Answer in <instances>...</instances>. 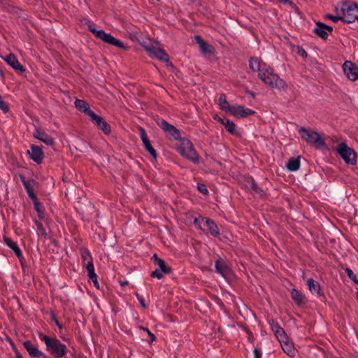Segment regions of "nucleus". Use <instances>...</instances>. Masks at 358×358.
<instances>
[{
    "mask_svg": "<svg viewBox=\"0 0 358 358\" xmlns=\"http://www.w3.org/2000/svg\"><path fill=\"white\" fill-rule=\"evenodd\" d=\"M138 130L139 135L145 149L150 154V155L154 159H156L157 156V152L151 145V143L147 136V133L145 129H143V127H140Z\"/></svg>",
    "mask_w": 358,
    "mask_h": 358,
    "instance_id": "obj_14",
    "label": "nucleus"
},
{
    "mask_svg": "<svg viewBox=\"0 0 358 358\" xmlns=\"http://www.w3.org/2000/svg\"><path fill=\"white\" fill-rule=\"evenodd\" d=\"M13 349L15 350V353H16V358H23V356L22 355V354L15 348H13Z\"/></svg>",
    "mask_w": 358,
    "mask_h": 358,
    "instance_id": "obj_52",
    "label": "nucleus"
},
{
    "mask_svg": "<svg viewBox=\"0 0 358 358\" xmlns=\"http://www.w3.org/2000/svg\"><path fill=\"white\" fill-rule=\"evenodd\" d=\"M253 358H262V352L259 349L255 348L253 349Z\"/></svg>",
    "mask_w": 358,
    "mask_h": 358,
    "instance_id": "obj_48",
    "label": "nucleus"
},
{
    "mask_svg": "<svg viewBox=\"0 0 358 358\" xmlns=\"http://www.w3.org/2000/svg\"><path fill=\"white\" fill-rule=\"evenodd\" d=\"M90 117V120L103 131L106 135H109L111 133V127L110 124L100 115L96 113H87Z\"/></svg>",
    "mask_w": 358,
    "mask_h": 358,
    "instance_id": "obj_9",
    "label": "nucleus"
},
{
    "mask_svg": "<svg viewBox=\"0 0 358 358\" xmlns=\"http://www.w3.org/2000/svg\"><path fill=\"white\" fill-rule=\"evenodd\" d=\"M214 119L220 122L227 130V131L231 134H236V124L230 121L229 119L226 117H221L218 115V114H215L214 116Z\"/></svg>",
    "mask_w": 358,
    "mask_h": 358,
    "instance_id": "obj_26",
    "label": "nucleus"
},
{
    "mask_svg": "<svg viewBox=\"0 0 358 358\" xmlns=\"http://www.w3.org/2000/svg\"><path fill=\"white\" fill-rule=\"evenodd\" d=\"M325 18L332 20L334 22H337L338 21H342L341 15H333L332 14H327L325 15Z\"/></svg>",
    "mask_w": 358,
    "mask_h": 358,
    "instance_id": "obj_42",
    "label": "nucleus"
},
{
    "mask_svg": "<svg viewBox=\"0 0 358 358\" xmlns=\"http://www.w3.org/2000/svg\"><path fill=\"white\" fill-rule=\"evenodd\" d=\"M135 295H136L138 302L140 303L141 306H142V308L145 309L148 307V306L145 303V301L143 296L138 292H136L135 294Z\"/></svg>",
    "mask_w": 358,
    "mask_h": 358,
    "instance_id": "obj_40",
    "label": "nucleus"
},
{
    "mask_svg": "<svg viewBox=\"0 0 358 358\" xmlns=\"http://www.w3.org/2000/svg\"><path fill=\"white\" fill-rule=\"evenodd\" d=\"M271 330L278 339L280 342L285 341V340H287V336L285 331V330L280 326V324L275 322L272 321L270 323Z\"/></svg>",
    "mask_w": 358,
    "mask_h": 358,
    "instance_id": "obj_23",
    "label": "nucleus"
},
{
    "mask_svg": "<svg viewBox=\"0 0 358 358\" xmlns=\"http://www.w3.org/2000/svg\"><path fill=\"white\" fill-rule=\"evenodd\" d=\"M250 187L251 189L255 192L256 193L259 194L260 196H264V191L258 186V185L256 183V182L255 181V180L253 178H251L250 179Z\"/></svg>",
    "mask_w": 358,
    "mask_h": 358,
    "instance_id": "obj_35",
    "label": "nucleus"
},
{
    "mask_svg": "<svg viewBox=\"0 0 358 358\" xmlns=\"http://www.w3.org/2000/svg\"><path fill=\"white\" fill-rule=\"evenodd\" d=\"M20 179L22 181L30 199L37 197L34 192V186L36 184V181L34 179L27 180L24 175H20Z\"/></svg>",
    "mask_w": 358,
    "mask_h": 358,
    "instance_id": "obj_17",
    "label": "nucleus"
},
{
    "mask_svg": "<svg viewBox=\"0 0 358 358\" xmlns=\"http://www.w3.org/2000/svg\"><path fill=\"white\" fill-rule=\"evenodd\" d=\"M38 338L45 344L46 350L55 358H61L64 357L67 352V347L56 336L50 337L49 336L38 334Z\"/></svg>",
    "mask_w": 358,
    "mask_h": 358,
    "instance_id": "obj_2",
    "label": "nucleus"
},
{
    "mask_svg": "<svg viewBox=\"0 0 358 358\" xmlns=\"http://www.w3.org/2000/svg\"><path fill=\"white\" fill-rule=\"evenodd\" d=\"M250 94L252 95V96H255V93L254 92H251Z\"/></svg>",
    "mask_w": 358,
    "mask_h": 358,
    "instance_id": "obj_56",
    "label": "nucleus"
},
{
    "mask_svg": "<svg viewBox=\"0 0 358 358\" xmlns=\"http://www.w3.org/2000/svg\"><path fill=\"white\" fill-rule=\"evenodd\" d=\"M316 27L314 28L313 32L318 37L323 40H327L329 37V34L327 32L324 27V22H316Z\"/></svg>",
    "mask_w": 358,
    "mask_h": 358,
    "instance_id": "obj_28",
    "label": "nucleus"
},
{
    "mask_svg": "<svg viewBox=\"0 0 358 358\" xmlns=\"http://www.w3.org/2000/svg\"><path fill=\"white\" fill-rule=\"evenodd\" d=\"M149 358H152V357H149Z\"/></svg>",
    "mask_w": 358,
    "mask_h": 358,
    "instance_id": "obj_58",
    "label": "nucleus"
},
{
    "mask_svg": "<svg viewBox=\"0 0 358 358\" xmlns=\"http://www.w3.org/2000/svg\"><path fill=\"white\" fill-rule=\"evenodd\" d=\"M50 317H51V320L52 322H55V324H56V326L59 329H63V325L62 324L59 323V322L57 320V317H56V315L53 313V312H51L50 313Z\"/></svg>",
    "mask_w": 358,
    "mask_h": 358,
    "instance_id": "obj_43",
    "label": "nucleus"
},
{
    "mask_svg": "<svg viewBox=\"0 0 358 358\" xmlns=\"http://www.w3.org/2000/svg\"><path fill=\"white\" fill-rule=\"evenodd\" d=\"M3 243L15 253L20 262L24 260L22 252L15 241L6 236H3Z\"/></svg>",
    "mask_w": 358,
    "mask_h": 358,
    "instance_id": "obj_16",
    "label": "nucleus"
},
{
    "mask_svg": "<svg viewBox=\"0 0 358 358\" xmlns=\"http://www.w3.org/2000/svg\"><path fill=\"white\" fill-rule=\"evenodd\" d=\"M201 221L203 222V225L207 227L206 233H209L215 237L220 235V233L219 228L213 220L208 217H202Z\"/></svg>",
    "mask_w": 358,
    "mask_h": 358,
    "instance_id": "obj_21",
    "label": "nucleus"
},
{
    "mask_svg": "<svg viewBox=\"0 0 358 358\" xmlns=\"http://www.w3.org/2000/svg\"><path fill=\"white\" fill-rule=\"evenodd\" d=\"M300 159L301 157L299 156L296 158H289L285 165L287 169L291 172L296 171L299 170L301 165Z\"/></svg>",
    "mask_w": 358,
    "mask_h": 358,
    "instance_id": "obj_30",
    "label": "nucleus"
},
{
    "mask_svg": "<svg viewBox=\"0 0 358 358\" xmlns=\"http://www.w3.org/2000/svg\"><path fill=\"white\" fill-rule=\"evenodd\" d=\"M298 132L301 138L309 144L315 145L318 148H322L325 145L324 139L317 131L308 130L305 127H300L298 129Z\"/></svg>",
    "mask_w": 358,
    "mask_h": 358,
    "instance_id": "obj_6",
    "label": "nucleus"
},
{
    "mask_svg": "<svg viewBox=\"0 0 358 358\" xmlns=\"http://www.w3.org/2000/svg\"><path fill=\"white\" fill-rule=\"evenodd\" d=\"M23 346L29 352V355L32 357L36 358H46V355L41 350L35 347L30 341H25L23 343Z\"/></svg>",
    "mask_w": 358,
    "mask_h": 358,
    "instance_id": "obj_20",
    "label": "nucleus"
},
{
    "mask_svg": "<svg viewBox=\"0 0 358 358\" xmlns=\"http://www.w3.org/2000/svg\"><path fill=\"white\" fill-rule=\"evenodd\" d=\"M297 54L304 59L308 57L306 51L301 46H297Z\"/></svg>",
    "mask_w": 358,
    "mask_h": 358,
    "instance_id": "obj_46",
    "label": "nucleus"
},
{
    "mask_svg": "<svg viewBox=\"0 0 358 358\" xmlns=\"http://www.w3.org/2000/svg\"><path fill=\"white\" fill-rule=\"evenodd\" d=\"M307 285L308 289L313 295H316L319 297L324 296V293L321 289L320 283L313 278H308L307 280Z\"/></svg>",
    "mask_w": 358,
    "mask_h": 358,
    "instance_id": "obj_25",
    "label": "nucleus"
},
{
    "mask_svg": "<svg viewBox=\"0 0 358 358\" xmlns=\"http://www.w3.org/2000/svg\"><path fill=\"white\" fill-rule=\"evenodd\" d=\"M249 68L252 71L257 72L258 78L271 88L284 89L287 87L285 81L274 73L273 69L259 57H251Z\"/></svg>",
    "mask_w": 358,
    "mask_h": 358,
    "instance_id": "obj_1",
    "label": "nucleus"
},
{
    "mask_svg": "<svg viewBox=\"0 0 358 358\" xmlns=\"http://www.w3.org/2000/svg\"><path fill=\"white\" fill-rule=\"evenodd\" d=\"M178 153L194 164L200 163V157L189 139H182L176 148Z\"/></svg>",
    "mask_w": 358,
    "mask_h": 358,
    "instance_id": "obj_4",
    "label": "nucleus"
},
{
    "mask_svg": "<svg viewBox=\"0 0 358 358\" xmlns=\"http://www.w3.org/2000/svg\"><path fill=\"white\" fill-rule=\"evenodd\" d=\"M197 189L202 194H203L204 195H208L209 194V191L207 188V187L206 186V185L203 184V183H198L197 184Z\"/></svg>",
    "mask_w": 358,
    "mask_h": 358,
    "instance_id": "obj_39",
    "label": "nucleus"
},
{
    "mask_svg": "<svg viewBox=\"0 0 358 358\" xmlns=\"http://www.w3.org/2000/svg\"><path fill=\"white\" fill-rule=\"evenodd\" d=\"M191 1H192V2H194V0H191Z\"/></svg>",
    "mask_w": 358,
    "mask_h": 358,
    "instance_id": "obj_57",
    "label": "nucleus"
},
{
    "mask_svg": "<svg viewBox=\"0 0 358 358\" xmlns=\"http://www.w3.org/2000/svg\"><path fill=\"white\" fill-rule=\"evenodd\" d=\"M87 273H88L89 278L93 282L94 285L96 288L99 289V282H98V280H97V275L96 274L95 271L93 270V271H89V272H87Z\"/></svg>",
    "mask_w": 358,
    "mask_h": 358,
    "instance_id": "obj_37",
    "label": "nucleus"
},
{
    "mask_svg": "<svg viewBox=\"0 0 358 358\" xmlns=\"http://www.w3.org/2000/svg\"><path fill=\"white\" fill-rule=\"evenodd\" d=\"M34 203V210L36 211L38 217L41 220L45 219V212L43 203L39 201L38 197L31 199Z\"/></svg>",
    "mask_w": 358,
    "mask_h": 358,
    "instance_id": "obj_29",
    "label": "nucleus"
},
{
    "mask_svg": "<svg viewBox=\"0 0 358 358\" xmlns=\"http://www.w3.org/2000/svg\"><path fill=\"white\" fill-rule=\"evenodd\" d=\"M127 284H128V282H127V281H126V282H121V283H120V285H121L122 286H124V285H127Z\"/></svg>",
    "mask_w": 358,
    "mask_h": 358,
    "instance_id": "obj_55",
    "label": "nucleus"
},
{
    "mask_svg": "<svg viewBox=\"0 0 358 358\" xmlns=\"http://www.w3.org/2000/svg\"><path fill=\"white\" fill-rule=\"evenodd\" d=\"M280 3L284 4V5H289L294 8L296 11L299 10V8L296 6L295 3H294L292 1L289 0H278Z\"/></svg>",
    "mask_w": 358,
    "mask_h": 358,
    "instance_id": "obj_44",
    "label": "nucleus"
},
{
    "mask_svg": "<svg viewBox=\"0 0 358 358\" xmlns=\"http://www.w3.org/2000/svg\"><path fill=\"white\" fill-rule=\"evenodd\" d=\"M159 125L171 139L178 140L180 138V131L173 125L170 124L165 120L161 121Z\"/></svg>",
    "mask_w": 358,
    "mask_h": 358,
    "instance_id": "obj_12",
    "label": "nucleus"
},
{
    "mask_svg": "<svg viewBox=\"0 0 358 358\" xmlns=\"http://www.w3.org/2000/svg\"><path fill=\"white\" fill-rule=\"evenodd\" d=\"M234 115H236V117H241V118H245L246 117H248V115L250 114V113H233Z\"/></svg>",
    "mask_w": 358,
    "mask_h": 358,
    "instance_id": "obj_50",
    "label": "nucleus"
},
{
    "mask_svg": "<svg viewBox=\"0 0 358 358\" xmlns=\"http://www.w3.org/2000/svg\"><path fill=\"white\" fill-rule=\"evenodd\" d=\"M87 29L96 38L102 40L106 43L117 47L124 50H128L130 48L121 41L115 38L110 33H106L103 29H96L94 24L92 22L87 24Z\"/></svg>",
    "mask_w": 358,
    "mask_h": 358,
    "instance_id": "obj_3",
    "label": "nucleus"
},
{
    "mask_svg": "<svg viewBox=\"0 0 358 358\" xmlns=\"http://www.w3.org/2000/svg\"><path fill=\"white\" fill-rule=\"evenodd\" d=\"M202 217H201V216H199V217H195L193 222L199 229L204 231V229L202 228V225H203V222L201 221Z\"/></svg>",
    "mask_w": 358,
    "mask_h": 358,
    "instance_id": "obj_47",
    "label": "nucleus"
},
{
    "mask_svg": "<svg viewBox=\"0 0 358 358\" xmlns=\"http://www.w3.org/2000/svg\"><path fill=\"white\" fill-rule=\"evenodd\" d=\"M33 136L48 145H53L55 144L54 138L39 128L34 129Z\"/></svg>",
    "mask_w": 358,
    "mask_h": 358,
    "instance_id": "obj_19",
    "label": "nucleus"
},
{
    "mask_svg": "<svg viewBox=\"0 0 358 358\" xmlns=\"http://www.w3.org/2000/svg\"><path fill=\"white\" fill-rule=\"evenodd\" d=\"M218 102L220 108L225 112H255L253 110L245 108L241 106L230 105L224 94L220 95Z\"/></svg>",
    "mask_w": 358,
    "mask_h": 358,
    "instance_id": "obj_8",
    "label": "nucleus"
},
{
    "mask_svg": "<svg viewBox=\"0 0 358 358\" xmlns=\"http://www.w3.org/2000/svg\"><path fill=\"white\" fill-rule=\"evenodd\" d=\"M152 258L158 266L157 268L161 271L164 272L165 274H169L172 272L171 267L169 266L164 259L159 258L156 254L153 255Z\"/></svg>",
    "mask_w": 358,
    "mask_h": 358,
    "instance_id": "obj_27",
    "label": "nucleus"
},
{
    "mask_svg": "<svg viewBox=\"0 0 358 358\" xmlns=\"http://www.w3.org/2000/svg\"><path fill=\"white\" fill-rule=\"evenodd\" d=\"M195 41L196 43L199 44V49L202 53L213 54L214 52V48L205 41L201 36L196 35Z\"/></svg>",
    "mask_w": 358,
    "mask_h": 358,
    "instance_id": "obj_24",
    "label": "nucleus"
},
{
    "mask_svg": "<svg viewBox=\"0 0 358 358\" xmlns=\"http://www.w3.org/2000/svg\"><path fill=\"white\" fill-rule=\"evenodd\" d=\"M31 150L28 151L30 158L37 163L41 164L43 159L44 154L41 148L37 145H31Z\"/></svg>",
    "mask_w": 358,
    "mask_h": 358,
    "instance_id": "obj_22",
    "label": "nucleus"
},
{
    "mask_svg": "<svg viewBox=\"0 0 358 358\" xmlns=\"http://www.w3.org/2000/svg\"><path fill=\"white\" fill-rule=\"evenodd\" d=\"M342 22L345 24L358 22V4L353 1H345L341 8Z\"/></svg>",
    "mask_w": 358,
    "mask_h": 358,
    "instance_id": "obj_5",
    "label": "nucleus"
},
{
    "mask_svg": "<svg viewBox=\"0 0 358 358\" xmlns=\"http://www.w3.org/2000/svg\"><path fill=\"white\" fill-rule=\"evenodd\" d=\"M164 274L165 273L157 268L155 270L151 272L150 276L157 279H162L164 277Z\"/></svg>",
    "mask_w": 358,
    "mask_h": 358,
    "instance_id": "obj_38",
    "label": "nucleus"
},
{
    "mask_svg": "<svg viewBox=\"0 0 358 358\" xmlns=\"http://www.w3.org/2000/svg\"><path fill=\"white\" fill-rule=\"evenodd\" d=\"M33 221L36 227V233L38 236H42L45 239H47L48 238V234L46 231V229L43 227L42 224V220H37V219H33Z\"/></svg>",
    "mask_w": 358,
    "mask_h": 358,
    "instance_id": "obj_31",
    "label": "nucleus"
},
{
    "mask_svg": "<svg viewBox=\"0 0 358 358\" xmlns=\"http://www.w3.org/2000/svg\"><path fill=\"white\" fill-rule=\"evenodd\" d=\"M244 329H245V331L247 332V334H249V335H252V332H251L249 329H247V328H245V327L244 328Z\"/></svg>",
    "mask_w": 358,
    "mask_h": 358,
    "instance_id": "obj_53",
    "label": "nucleus"
},
{
    "mask_svg": "<svg viewBox=\"0 0 358 358\" xmlns=\"http://www.w3.org/2000/svg\"><path fill=\"white\" fill-rule=\"evenodd\" d=\"M215 268L216 273L220 274L224 278H227L230 273V268L225 261L222 258H218L215 261Z\"/></svg>",
    "mask_w": 358,
    "mask_h": 358,
    "instance_id": "obj_18",
    "label": "nucleus"
},
{
    "mask_svg": "<svg viewBox=\"0 0 358 358\" xmlns=\"http://www.w3.org/2000/svg\"><path fill=\"white\" fill-rule=\"evenodd\" d=\"M0 76L2 78H4V73H3V71L1 69H0Z\"/></svg>",
    "mask_w": 358,
    "mask_h": 358,
    "instance_id": "obj_54",
    "label": "nucleus"
},
{
    "mask_svg": "<svg viewBox=\"0 0 358 358\" xmlns=\"http://www.w3.org/2000/svg\"><path fill=\"white\" fill-rule=\"evenodd\" d=\"M141 329L145 331L148 335L150 336V340L148 341L150 343H152L156 340V336L154 334H152L147 327H141Z\"/></svg>",
    "mask_w": 358,
    "mask_h": 358,
    "instance_id": "obj_41",
    "label": "nucleus"
},
{
    "mask_svg": "<svg viewBox=\"0 0 358 358\" xmlns=\"http://www.w3.org/2000/svg\"><path fill=\"white\" fill-rule=\"evenodd\" d=\"M8 8H10L12 9V11L14 12V13H16L18 11L21 10L20 8L19 7H17V6H8Z\"/></svg>",
    "mask_w": 358,
    "mask_h": 358,
    "instance_id": "obj_51",
    "label": "nucleus"
},
{
    "mask_svg": "<svg viewBox=\"0 0 358 358\" xmlns=\"http://www.w3.org/2000/svg\"><path fill=\"white\" fill-rule=\"evenodd\" d=\"M0 110L3 112H8L9 110L8 105L2 100L1 96L0 95Z\"/></svg>",
    "mask_w": 358,
    "mask_h": 358,
    "instance_id": "obj_45",
    "label": "nucleus"
},
{
    "mask_svg": "<svg viewBox=\"0 0 358 358\" xmlns=\"http://www.w3.org/2000/svg\"><path fill=\"white\" fill-rule=\"evenodd\" d=\"M343 69L348 77L352 81L358 80V66L351 61H345L343 65Z\"/></svg>",
    "mask_w": 358,
    "mask_h": 358,
    "instance_id": "obj_11",
    "label": "nucleus"
},
{
    "mask_svg": "<svg viewBox=\"0 0 358 358\" xmlns=\"http://www.w3.org/2000/svg\"><path fill=\"white\" fill-rule=\"evenodd\" d=\"M291 296L293 301L297 304L298 306H301L302 304H304V296L302 294V293L299 291L298 289L294 288L291 291Z\"/></svg>",
    "mask_w": 358,
    "mask_h": 358,
    "instance_id": "obj_33",
    "label": "nucleus"
},
{
    "mask_svg": "<svg viewBox=\"0 0 358 358\" xmlns=\"http://www.w3.org/2000/svg\"><path fill=\"white\" fill-rule=\"evenodd\" d=\"M74 104L76 109L80 112H93L90 110L89 103L85 100L76 99Z\"/></svg>",
    "mask_w": 358,
    "mask_h": 358,
    "instance_id": "obj_32",
    "label": "nucleus"
},
{
    "mask_svg": "<svg viewBox=\"0 0 358 358\" xmlns=\"http://www.w3.org/2000/svg\"><path fill=\"white\" fill-rule=\"evenodd\" d=\"M3 59L19 73L25 72V68L20 63L17 57L13 53H10L6 57H1Z\"/></svg>",
    "mask_w": 358,
    "mask_h": 358,
    "instance_id": "obj_15",
    "label": "nucleus"
},
{
    "mask_svg": "<svg viewBox=\"0 0 358 358\" xmlns=\"http://www.w3.org/2000/svg\"><path fill=\"white\" fill-rule=\"evenodd\" d=\"M145 50L151 56L158 59L162 62H169V56L168 53L162 48H156L155 46H145Z\"/></svg>",
    "mask_w": 358,
    "mask_h": 358,
    "instance_id": "obj_10",
    "label": "nucleus"
},
{
    "mask_svg": "<svg viewBox=\"0 0 358 358\" xmlns=\"http://www.w3.org/2000/svg\"><path fill=\"white\" fill-rule=\"evenodd\" d=\"M324 29H326L327 32L328 33H330L331 34L332 31H333V27L329 26V25H327L325 23H324Z\"/></svg>",
    "mask_w": 358,
    "mask_h": 358,
    "instance_id": "obj_49",
    "label": "nucleus"
},
{
    "mask_svg": "<svg viewBox=\"0 0 358 358\" xmlns=\"http://www.w3.org/2000/svg\"><path fill=\"white\" fill-rule=\"evenodd\" d=\"M281 343L282 348L287 355L290 357L294 356L295 354V349L293 345L287 341V340H285V341L280 342Z\"/></svg>",
    "mask_w": 358,
    "mask_h": 358,
    "instance_id": "obj_34",
    "label": "nucleus"
},
{
    "mask_svg": "<svg viewBox=\"0 0 358 358\" xmlns=\"http://www.w3.org/2000/svg\"><path fill=\"white\" fill-rule=\"evenodd\" d=\"M80 252L83 267H85L87 272L94 270L93 258L90 251L87 248H83L80 250Z\"/></svg>",
    "mask_w": 358,
    "mask_h": 358,
    "instance_id": "obj_13",
    "label": "nucleus"
},
{
    "mask_svg": "<svg viewBox=\"0 0 358 358\" xmlns=\"http://www.w3.org/2000/svg\"><path fill=\"white\" fill-rule=\"evenodd\" d=\"M345 273H347L348 275V277L351 280H352V282L356 284V285H358V279L357 278V276L354 273L352 269H350V268L348 267H346L345 268Z\"/></svg>",
    "mask_w": 358,
    "mask_h": 358,
    "instance_id": "obj_36",
    "label": "nucleus"
},
{
    "mask_svg": "<svg viewBox=\"0 0 358 358\" xmlns=\"http://www.w3.org/2000/svg\"><path fill=\"white\" fill-rule=\"evenodd\" d=\"M336 151L346 164L355 165L357 162L356 153L346 143H341L336 148Z\"/></svg>",
    "mask_w": 358,
    "mask_h": 358,
    "instance_id": "obj_7",
    "label": "nucleus"
}]
</instances>
